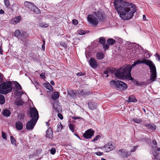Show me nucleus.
<instances>
[{
    "instance_id": "0e129e2a",
    "label": "nucleus",
    "mask_w": 160,
    "mask_h": 160,
    "mask_svg": "<svg viewBox=\"0 0 160 160\" xmlns=\"http://www.w3.org/2000/svg\"><path fill=\"white\" fill-rule=\"evenodd\" d=\"M50 83L53 86H54L55 85L54 82L53 81H52V80L50 82Z\"/></svg>"
},
{
    "instance_id": "603ef678",
    "label": "nucleus",
    "mask_w": 160,
    "mask_h": 160,
    "mask_svg": "<svg viewBox=\"0 0 160 160\" xmlns=\"http://www.w3.org/2000/svg\"><path fill=\"white\" fill-rule=\"evenodd\" d=\"M58 117L61 119L62 120L63 119L62 115L59 112V113L58 114Z\"/></svg>"
},
{
    "instance_id": "473e14b6",
    "label": "nucleus",
    "mask_w": 160,
    "mask_h": 160,
    "mask_svg": "<svg viewBox=\"0 0 160 160\" xmlns=\"http://www.w3.org/2000/svg\"><path fill=\"white\" fill-rule=\"evenodd\" d=\"M133 120L137 123H139L142 122V120L140 118H135L133 119Z\"/></svg>"
},
{
    "instance_id": "052dcab7",
    "label": "nucleus",
    "mask_w": 160,
    "mask_h": 160,
    "mask_svg": "<svg viewBox=\"0 0 160 160\" xmlns=\"http://www.w3.org/2000/svg\"><path fill=\"white\" fill-rule=\"evenodd\" d=\"M132 53L133 54L132 55L133 57H135L136 56V54L135 53V50H133L132 51Z\"/></svg>"
},
{
    "instance_id": "79ce46f5",
    "label": "nucleus",
    "mask_w": 160,
    "mask_h": 160,
    "mask_svg": "<svg viewBox=\"0 0 160 160\" xmlns=\"http://www.w3.org/2000/svg\"><path fill=\"white\" fill-rule=\"evenodd\" d=\"M100 138L101 136L100 135H98L93 138L92 140V142H95V141H97Z\"/></svg>"
},
{
    "instance_id": "c9c22d12",
    "label": "nucleus",
    "mask_w": 160,
    "mask_h": 160,
    "mask_svg": "<svg viewBox=\"0 0 160 160\" xmlns=\"http://www.w3.org/2000/svg\"><path fill=\"white\" fill-rule=\"evenodd\" d=\"M16 88L18 90L22 89V87L17 82H15L14 83Z\"/></svg>"
},
{
    "instance_id": "7c9ffc66",
    "label": "nucleus",
    "mask_w": 160,
    "mask_h": 160,
    "mask_svg": "<svg viewBox=\"0 0 160 160\" xmlns=\"http://www.w3.org/2000/svg\"><path fill=\"white\" fill-rule=\"evenodd\" d=\"M62 126L60 122L58 123L57 125V132H60L61 131Z\"/></svg>"
},
{
    "instance_id": "4be33fe9",
    "label": "nucleus",
    "mask_w": 160,
    "mask_h": 160,
    "mask_svg": "<svg viewBox=\"0 0 160 160\" xmlns=\"http://www.w3.org/2000/svg\"><path fill=\"white\" fill-rule=\"evenodd\" d=\"M137 101L134 95H131L128 98V102H136Z\"/></svg>"
},
{
    "instance_id": "49530a36",
    "label": "nucleus",
    "mask_w": 160,
    "mask_h": 160,
    "mask_svg": "<svg viewBox=\"0 0 160 160\" xmlns=\"http://www.w3.org/2000/svg\"><path fill=\"white\" fill-rule=\"evenodd\" d=\"M2 136L3 139L5 140L7 139V137L6 135V134L4 132H2Z\"/></svg>"
},
{
    "instance_id": "338daca9",
    "label": "nucleus",
    "mask_w": 160,
    "mask_h": 160,
    "mask_svg": "<svg viewBox=\"0 0 160 160\" xmlns=\"http://www.w3.org/2000/svg\"><path fill=\"white\" fill-rule=\"evenodd\" d=\"M2 51L3 50L2 49V48L1 46H0V53L2 54Z\"/></svg>"
},
{
    "instance_id": "774afa93",
    "label": "nucleus",
    "mask_w": 160,
    "mask_h": 160,
    "mask_svg": "<svg viewBox=\"0 0 160 160\" xmlns=\"http://www.w3.org/2000/svg\"><path fill=\"white\" fill-rule=\"evenodd\" d=\"M42 48L44 50L45 48V44H43V45H42Z\"/></svg>"
},
{
    "instance_id": "680f3d73",
    "label": "nucleus",
    "mask_w": 160,
    "mask_h": 160,
    "mask_svg": "<svg viewBox=\"0 0 160 160\" xmlns=\"http://www.w3.org/2000/svg\"><path fill=\"white\" fill-rule=\"evenodd\" d=\"M152 143L155 145H156L157 144V142L155 140H153L152 141Z\"/></svg>"
},
{
    "instance_id": "c03bdc74",
    "label": "nucleus",
    "mask_w": 160,
    "mask_h": 160,
    "mask_svg": "<svg viewBox=\"0 0 160 160\" xmlns=\"http://www.w3.org/2000/svg\"><path fill=\"white\" fill-rule=\"evenodd\" d=\"M4 3L7 7L9 6L10 3L8 0H4Z\"/></svg>"
},
{
    "instance_id": "a211bd4d",
    "label": "nucleus",
    "mask_w": 160,
    "mask_h": 160,
    "mask_svg": "<svg viewBox=\"0 0 160 160\" xmlns=\"http://www.w3.org/2000/svg\"><path fill=\"white\" fill-rule=\"evenodd\" d=\"M20 16H17L15 17L11 20V22L13 24H16L18 23L21 20Z\"/></svg>"
},
{
    "instance_id": "cd10ccee",
    "label": "nucleus",
    "mask_w": 160,
    "mask_h": 160,
    "mask_svg": "<svg viewBox=\"0 0 160 160\" xmlns=\"http://www.w3.org/2000/svg\"><path fill=\"white\" fill-rule=\"evenodd\" d=\"M5 99L4 96L2 94H0V104L2 105L5 102Z\"/></svg>"
},
{
    "instance_id": "2eb2a0df",
    "label": "nucleus",
    "mask_w": 160,
    "mask_h": 160,
    "mask_svg": "<svg viewBox=\"0 0 160 160\" xmlns=\"http://www.w3.org/2000/svg\"><path fill=\"white\" fill-rule=\"evenodd\" d=\"M98 20L101 21L103 19L102 13L100 12H95L93 13Z\"/></svg>"
},
{
    "instance_id": "864d4df0",
    "label": "nucleus",
    "mask_w": 160,
    "mask_h": 160,
    "mask_svg": "<svg viewBox=\"0 0 160 160\" xmlns=\"http://www.w3.org/2000/svg\"><path fill=\"white\" fill-rule=\"evenodd\" d=\"M109 69H107L104 72V74H107V75H106L107 77H108V74L109 72Z\"/></svg>"
},
{
    "instance_id": "c756f323",
    "label": "nucleus",
    "mask_w": 160,
    "mask_h": 160,
    "mask_svg": "<svg viewBox=\"0 0 160 160\" xmlns=\"http://www.w3.org/2000/svg\"><path fill=\"white\" fill-rule=\"evenodd\" d=\"M146 126L149 129H152L153 130H155L156 129V126L154 124H146Z\"/></svg>"
},
{
    "instance_id": "a18cd8bd",
    "label": "nucleus",
    "mask_w": 160,
    "mask_h": 160,
    "mask_svg": "<svg viewBox=\"0 0 160 160\" xmlns=\"http://www.w3.org/2000/svg\"><path fill=\"white\" fill-rule=\"evenodd\" d=\"M138 147V146H134L132 148L130 152H135L137 148Z\"/></svg>"
},
{
    "instance_id": "f704fd0d",
    "label": "nucleus",
    "mask_w": 160,
    "mask_h": 160,
    "mask_svg": "<svg viewBox=\"0 0 160 160\" xmlns=\"http://www.w3.org/2000/svg\"><path fill=\"white\" fill-rule=\"evenodd\" d=\"M39 26L41 27L47 28L48 25L44 22H41L39 23Z\"/></svg>"
},
{
    "instance_id": "412c9836",
    "label": "nucleus",
    "mask_w": 160,
    "mask_h": 160,
    "mask_svg": "<svg viewBox=\"0 0 160 160\" xmlns=\"http://www.w3.org/2000/svg\"><path fill=\"white\" fill-rule=\"evenodd\" d=\"M3 116L8 117L10 116L11 115V112L8 109H4L2 112Z\"/></svg>"
},
{
    "instance_id": "423d86ee",
    "label": "nucleus",
    "mask_w": 160,
    "mask_h": 160,
    "mask_svg": "<svg viewBox=\"0 0 160 160\" xmlns=\"http://www.w3.org/2000/svg\"><path fill=\"white\" fill-rule=\"evenodd\" d=\"M30 117L31 120L37 121L39 118L38 111L35 108H31L30 111Z\"/></svg>"
},
{
    "instance_id": "ea45409f",
    "label": "nucleus",
    "mask_w": 160,
    "mask_h": 160,
    "mask_svg": "<svg viewBox=\"0 0 160 160\" xmlns=\"http://www.w3.org/2000/svg\"><path fill=\"white\" fill-rule=\"evenodd\" d=\"M50 151L51 154L54 155L56 152V149L54 148H52L50 150Z\"/></svg>"
},
{
    "instance_id": "1a4fd4ad",
    "label": "nucleus",
    "mask_w": 160,
    "mask_h": 160,
    "mask_svg": "<svg viewBox=\"0 0 160 160\" xmlns=\"http://www.w3.org/2000/svg\"><path fill=\"white\" fill-rule=\"evenodd\" d=\"M94 131L92 129H90L86 131L83 133V137L86 139H90L93 136Z\"/></svg>"
},
{
    "instance_id": "c85d7f7f",
    "label": "nucleus",
    "mask_w": 160,
    "mask_h": 160,
    "mask_svg": "<svg viewBox=\"0 0 160 160\" xmlns=\"http://www.w3.org/2000/svg\"><path fill=\"white\" fill-rule=\"evenodd\" d=\"M116 42L115 40L112 38H109L107 41V42L110 45L114 44Z\"/></svg>"
},
{
    "instance_id": "bb28decb",
    "label": "nucleus",
    "mask_w": 160,
    "mask_h": 160,
    "mask_svg": "<svg viewBox=\"0 0 160 160\" xmlns=\"http://www.w3.org/2000/svg\"><path fill=\"white\" fill-rule=\"evenodd\" d=\"M59 93L58 92H55L52 95V98L54 100L57 99L59 97Z\"/></svg>"
},
{
    "instance_id": "aec40b11",
    "label": "nucleus",
    "mask_w": 160,
    "mask_h": 160,
    "mask_svg": "<svg viewBox=\"0 0 160 160\" xmlns=\"http://www.w3.org/2000/svg\"><path fill=\"white\" fill-rule=\"evenodd\" d=\"M88 106L89 108L92 110H93L96 109L97 105L94 102H90L88 103Z\"/></svg>"
},
{
    "instance_id": "72a5a7b5",
    "label": "nucleus",
    "mask_w": 160,
    "mask_h": 160,
    "mask_svg": "<svg viewBox=\"0 0 160 160\" xmlns=\"http://www.w3.org/2000/svg\"><path fill=\"white\" fill-rule=\"evenodd\" d=\"M25 114H24L19 113L18 115V118L19 120H22L24 119Z\"/></svg>"
},
{
    "instance_id": "37998d69",
    "label": "nucleus",
    "mask_w": 160,
    "mask_h": 160,
    "mask_svg": "<svg viewBox=\"0 0 160 160\" xmlns=\"http://www.w3.org/2000/svg\"><path fill=\"white\" fill-rule=\"evenodd\" d=\"M69 127L70 130L72 132H74V129L73 125L72 124H70L69 125Z\"/></svg>"
},
{
    "instance_id": "7ed1b4c3",
    "label": "nucleus",
    "mask_w": 160,
    "mask_h": 160,
    "mask_svg": "<svg viewBox=\"0 0 160 160\" xmlns=\"http://www.w3.org/2000/svg\"><path fill=\"white\" fill-rule=\"evenodd\" d=\"M12 86V83L10 81L2 82L0 85V93L6 94L11 92Z\"/></svg>"
},
{
    "instance_id": "f257e3e1",
    "label": "nucleus",
    "mask_w": 160,
    "mask_h": 160,
    "mask_svg": "<svg viewBox=\"0 0 160 160\" xmlns=\"http://www.w3.org/2000/svg\"><path fill=\"white\" fill-rule=\"evenodd\" d=\"M114 6L120 17L123 20L131 18L136 12V6L132 3L122 0H115Z\"/></svg>"
},
{
    "instance_id": "69168bd1",
    "label": "nucleus",
    "mask_w": 160,
    "mask_h": 160,
    "mask_svg": "<svg viewBox=\"0 0 160 160\" xmlns=\"http://www.w3.org/2000/svg\"><path fill=\"white\" fill-rule=\"evenodd\" d=\"M50 121V120H49L47 122H46V125L48 127L49 126V122Z\"/></svg>"
},
{
    "instance_id": "393cba45",
    "label": "nucleus",
    "mask_w": 160,
    "mask_h": 160,
    "mask_svg": "<svg viewBox=\"0 0 160 160\" xmlns=\"http://www.w3.org/2000/svg\"><path fill=\"white\" fill-rule=\"evenodd\" d=\"M68 94L73 98H74L76 97V94L75 92L73 91V90L70 89L68 90Z\"/></svg>"
},
{
    "instance_id": "39448f33",
    "label": "nucleus",
    "mask_w": 160,
    "mask_h": 160,
    "mask_svg": "<svg viewBox=\"0 0 160 160\" xmlns=\"http://www.w3.org/2000/svg\"><path fill=\"white\" fill-rule=\"evenodd\" d=\"M24 4L27 8L33 12L39 13L40 12L39 9L33 3L25 1Z\"/></svg>"
},
{
    "instance_id": "20e7f679",
    "label": "nucleus",
    "mask_w": 160,
    "mask_h": 160,
    "mask_svg": "<svg viewBox=\"0 0 160 160\" xmlns=\"http://www.w3.org/2000/svg\"><path fill=\"white\" fill-rule=\"evenodd\" d=\"M109 83L112 87H114L121 91L125 90L128 88L127 85L120 81L112 80Z\"/></svg>"
},
{
    "instance_id": "ddd939ff",
    "label": "nucleus",
    "mask_w": 160,
    "mask_h": 160,
    "mask_svg": "<svg viewBox=\"0 0 160 160\" xmlns=\"http://www.w3.org/2000/svg\"><path fill=\"white\" fill-rule=\"evenodd\" d=\"M89 63L90 66L92 68H95L98 66V64L96 60L92 58H90L89 61Z\"/></svg>"
},
{
    "instance_id": "5701e85b",
    "label": "nucleus",
    "mask_w": 160,
    "mask_h": 160,
    "mask_svg": "<svg viewBox=\"0 0 160 160\" xmlns=\"http://www.w3.org/2000/svg\"><path fill=\"white\" fill-rule=\"evenodd\" d=\"M149 60L143 59V61H141L139 60L137 61L136 62V63L137 65H138L139 64L144 63L146 65H148V62L149 61Z\"/></svg>"
},
{
    "instance_id": "4c0bfd02",
    "label": "nucleus",
    "mask_w": 160,
    "mask_h": 160,
    "mask_svg": "<svg viewBox=\"0 0 160 160\" xmlns=\"http://www.w3.org/2000/svg\"><path fill=\"white\" fill-rule=\"evenodd\" d=\"M46 87L50 91H52L53 90V88L49 83H47L46 84Z\"/></svg>"
},
{
    "instance_id": "6e6d98bb",
    "label": "nucleus",
    "mask_w": 160,
    "mask_h": 160,
    "mask_svg": "<svg viewBox=\"0 0 160 160\" xmlns=\"http://www.w3.org/2000/svg\"><path fill=\"white\" fill-rule=\"evenodd\" d=\"M72 23L74 25H77L78 23V21L76 19H74L72 21Z\"/></svg>"
},
{
    "instance_id": "5fc2aeb1",
    "label": "nucleus",
    "mask_w": 160,
    "mask_h": 160,
    "mask_svg": "<svg viewBox=\"0 0 160 160\" xmlns=\"http://www.w3.org/2000/svg\"><path fill=\"white\" fill-rule=\"evenodd\" d=\"M155 56L158 59V60L159 61L160 60V56L158 53H156L155 54Z\"/></svg>"
},
{
    "instance_id": "dca6fc26",
    "label": "nucleus",
    "mask_w": 160,
    "mask_h": 160,
    "mask_svg": "<svg viewBox=\"0 0 160 160\" xmlns=\"http://www.w3.org/2000/svg\"><path fill=\"white\" fill-rule=\"evenodd\" d=\"M76 93L79 95L84 96L89 95L90 94V92H87L83 90L81 91L78 90L76 91Z\"/></svg>"
},
{
    "instance_id": "a878e982",
    "label": "nucleus",
    "mask_w": 160,
    "mask_h": 160,
    "mask_svg": "<svg viewBox=\"0 0 160 160\" xmlns=\"http://www.w3.org/2000/svg\"><path fill=\"white\" fill-rule=\"evenodd\" d=\"M150 80L152 81L153 82L155 80V79L157 78V72L151 73L150 76Z\"/></svg>"
},
{
    "instance_id": "4d7b16f0",
    "label": "nucleus",
    "mask_w": 160,
    "mask_h": 160,
    "mask_svg": "<svg viewBox=\"0 0 160 160\" xmlns=\"http://www.w3.org/2000/svg\"><path fill=\"white\" fill-rule=\"evenodd\" d=\"M3 76L1 73H0V82H2L3 81Z\"/></svg>"
},
{
    "instance_id": "e2e57ef3",
    "label": "nucleus",
    "mask_w": 160,
    "mask_h": 160,
    "mask_svg": "<svg viewBox=\"0 0 160 160\" xmlns=\"http://www.w3.org/2000/svg\"><path fill=\"white\" fill-rule=\"evenodd\" d=\"M4 13V11L2 9L0 10V14H3Z\"/></svg>"
},
{
    "instance_id": "a19ab883",
    "label": "nucleus",
    "mask_w": 160,
    "mask_h": 160,
    "mask_svg": "<svg viewBox=\"0 0 160 160\" xmlns=\"http://www.w3.org/2000/svg\"><path fill=\"white\" fill-rule=\"evenodd\" d=\"M78 33L79 35H83L85 33V32L83 30H79L78 31Z\"/></svg>"
},
{
    "instance_id": "f8f14e48",
    "label": "nucleus",
    "mask_w": 160,
    "mask_h": 160,
    "mask_svg": "<svg viewBox=\"0 0 160 160\" xmlns=\"http://www.w3.org/2000/svg\"><path fill=\"white\" fill-rule=\"evenodd\" d=\"M148 63V64L147 65L149 67L150 72H157L156 67L152 62L149 60Z\"/></svg>"
},
{
    "instance_id": "9d476101",
    "label": "nucleus",
    "mask_w": 160,
    "mask_h": 160,
    "mask_svg": "<svg viewBox=\"0 0 160 160\" xmlns=\"http://www.w3.org/2000/svg\"><path fill=\"white\" fill-rule=\"evenodd\" d=\"M117 153L123 158L128 157L131 155L130 152H129L126 150H124L123 149H120L117 152Z\"/></svg>"
},
{
    "instance_id": "0eeeda50",
    "label": "nucleus",
    "mask_w": 160,
    "mask_h": 160,
    "mask_svg": "<svg viewBox=\"0 0 160 160\" xmlns=\"http://www.w3.org/2000/svg\"><path fill=\"white\" fill-rule=\"evenodd\" d=\"M114 143L112 142H109L103 147H99L98 148L103 149L104 151L106 152H108L114 149Z\"/></svg>"
},
{
    "instance_id": "6ab92c4d",
    "label": "nucleus",
    "mask_w": 160,
    "mask_h": 160,
    "mask_svg": "<svg viewBox=\"0 0 160 160\" xmlns=\"http://www.w3.org/2000/svg\"><path fill=\"white\" fill-rule=\"evenodd\" d=\"M16 129L18 130H21L23 128V124L20 121H17L15 123Z\"/></svg>"
},
{
    "instance_id": "2f4dec72",
    "label": "nucleus",
    "mask_w": 160,
    "mask_h": 160,
    "mask_svg": "<svg viewBox=\"0 0 160 160\" xmlns=\"http://www.w3.org/2000/svg\"><path fill=\"white\" fill-rule=\"evenodd\" d=\"M99 42L102 45L105 43L106 40L104 37H101L99 38Z\"/></svg>"
},
{
    "instance_id": "9b49d317",
    "label": "nucleus",
    "mask_w": 160,
    "mask_h": 160,
    "mask_svg": "<svg viewBox=\"0 0 160 160\" xmlns=\"http://www.w3.org/2000/svg\"><path fill=\"white\" fill-rule=\"evenodd\" d=\"M37 121H34L30 119L27 123L26 125V128L28 130H31L33 129Z\"/></svg>"
},
{
    "instance_id": "de8ad7c7",
    "label": "nucleus",
    "mask_w": 160,
    "mask_h": 160,
    "mask_svg": "<svg viewBox=\"0 0 160 160\" xmlns=\"http://www.w3.org/2000/svg\"><path fill=\"white\" fill-rule=\"evenodd\" d=\"M16 104L18 106L22 105L23 104V102L21 101L18 100L16 102Z\"/></svg>"
},
{
    "instance_id": "bf43d9fd",
    "label": "nucleus",
    "mask_w": 160,
    "mask_h": 160,
    "mask_svg": "<svg viewBox=\"0 0 160 160\" xmlns=\"http://www.w3.org/2000/svg\"><path fill=\"white\" fill-rule=\"evenodd\" d=\"M77 74L78 76H81L84 75V74L83 73H82V72H79Z\"/></svg>"
},
{
    "instance_id": "13d9d810",
    "label": "nucleus",
    "mask_w": 160,
    "mask_h": 160,
    "mask_svg": "<svg viewBox=\"0 0 160 160\" xmlns=\"http://www.w3.org/2000/svg\"><path fill=\"white\" fill-rule=\"evenodd\" d=\"M40 76L41 77V78H42L43 79L45 78V74L43 73L40 74Z\"/></svg>"
},
{
    "instance_id": "09e8293b",
    "label": "nucleus",
    "mask_w": 160,
    "mask_h": 160,
    "mask_svg": "<svg viewBox=\"0 0 160 160\" xmlns=\"http://www.w3.org/2000/svg\"><path fill=\"white\" fill-rule=\"evenodd\" d=\"M103 45V48L104 50H106L107 49L109 48L108 45L107 44H104Z\"/></svg>"
},
{
    "instance_id": "3c124183",
    "label": "nucleus",
    "mask_w": 160,
    "mask_h": 160,
    "mask_svg": "<svg viewBox=\"0 0 160 160\" xmlns=\"http://www.w3.org/2000/svg\"><path fill=\"white\" fill-rule=\"evenodd\" d=\"M60 44L62 46L66 47H67V44L64 42H61L60 43Z\"/></svg>"
},
{
    "instance_id": "6e6552de",
    "label": "nucleus",
    "mask_w": 160,
    "mask_h": 160,
    "mask_svg": "<svg viewBox=\"0 0 160 160\" xmlns=\"http://www.w3.org/2000/svg\"><path fill=\"white\" fill-rule=\"evenodd\" d=\"M87 19L88 22L93 25L97 26L98 23V20L93 13V14H89Z\"/></svg>"
},
{
    "instance_id": "b1692460",
    "label": "nucleus",
    "mask_w": 160,
    "mask_h": 160,
    "mask_svg": "<svg viewBox=\"0 0 160 160\" xmlns=\"http://www.w3.org/2000/svg\"><path fill=\"white\" fill-rule=\"evenodd\" d=\"M104 56V54L102 52H97L96 54V57L99 60L102 59Z\"/></svg>"
},
{
    "instance_id": "58836bf2",
    "label": "nucleus",
    "mask_w": 160,
    "mask_h": 160,
    "mask_svg": "<svg viewBox=\"0 0 160 160\" xmlns=\"http://www.w3.org/2000/svg\"><path fill=\"white\" fill-rule=\"evenodd\" d=\"M15 36L16 37L19 36L20 35V32L19 30H16L14 33Z\"/></svg>"
},
{
    "instance_id": "4468645a",
    "label": "nucleus",
    "mask_w": 160,
    "mask_h": 160,
    "mask_svg": "<svg viewBox=\"0 0 160 160\" xmlns=\"http://www.w3.org/2000/svg\"><path fill=\"white\" fill-rule=\"evenodd\" d=\"M53 106L54 110L57 112H62L61 107L59 105L58 102L57 101L54 102L53 103Z\"/></svg>"
},
{
    "instance_id": "8fccbe9b",
    "label": "nucleus",
    "mask_w": 160,
    "mask_h": 160,
    "mask_svg": "<svg viewBox=\"0 0 160 160\" xmlns=\"http://www.w3.org/2000/svg\"><path fill=\"white\" fill-rule=\"evenodd\" d=\"M95 154L97 155V156H100L103 154V152H95Z\"/></svg>"
},
{
    "instance_id": "f03ea898",
    "label": "nucleus",
    "mask_w": 160,
    "mask_h": 160,
    "mask_svg": "<svg viewBox=\"0 0 160 160\" xmlns=\"http://www.w3.org/2000/svg\"><path fill=\"white\" fill-rule=\"evenodd\" d=\"M136 62L132 65L126 64L118 69L115 73V76L119 79L125 78L128 80H132L133 78L131 75V72L132 68L136 65Z\"/></svg>"
},
{
    "instance_id": "f3484780",
    "label": "nucleus",
    "mask_w": 160,
    "mask_h": 160,
    "mask_svg": "<svg viewBox=\"0 0 160 160\" xmlns=\"http://www.w3.org/2000/svg\"><path fill=\"white\" fill-rule=\"evenodd\" d=\"M46 135L47 137L51 138L53 136V132L52 128H49L46 132Z\"/></svg>"
},
{
    "instance_id": "e433bc0d",
    "label": "nucleus",
    "mask_w": 160,
    "mask_h": 160,
    "mask_svg": "<svg viewBox=\"0 0 160 160\" xmlns=\"http://www.w3.org/2000/svg\"><path fill=\"white\" fill-rule=\"evenodd\" d=\"M10 140L11 141V143L12 144H14L15 145H16V142L15 139L14 137L11 136L10 137Z\"/></svg>"
}]
</instances>
